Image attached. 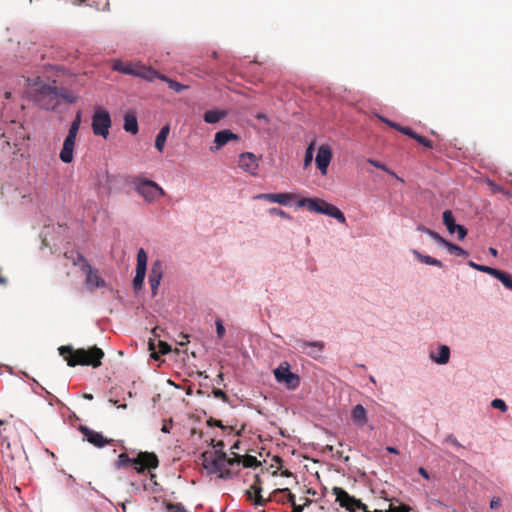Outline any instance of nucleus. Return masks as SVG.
I'll return each mask as SVG.
<instances>
[{"instance_id":"nucleus-1","label":"nucleus","mask_w":512,"mask_h":512,"mask_svg":"<svg viewBox=\"0 0 512 512\" xmlns=\"http://www.w3.org/2000/svg\"><path fill=\"white\" fill-rule=\"evenodd\" d=\"M34 101L41 109L54 111L63 101L72 104L76 101V98L68 94L65 89H59L56 85L41 84L35 90Z\"/></svg>"},{"instance_id":"nucleus-2","label":"nucleus","mask_w":512,"mask_h":512,"mask_svg":"<svg viewBox=\"0 0 512 512\" xmlns=\"http://www.w3.org/2000/svg\"><path fill=\"white\" fill-rule=\"evenodd\" d=\"M58 351L61 356L68 355L65 359L70 367L81 365L96 368L101 365V360L104 357L103 350L96 346L74 350L71 345H63L58 348Z\"/></svg>"},{"instance_id":"nucleus-3","label":"nucleus","mask_w":512,"mask_h":512,"mask_svg":"<svg viewBox=\"0 0 512 512\" xmlns=\"http://www.w3.org/2000/svg\"><path fill=\"white\" fill-rule=\"evenodd\" d=\"M297 207H305L308 211L322 214L334 218L339 223L344 224L346 217L344 213L335 205L326 202L317 197H303L296 202Z\"/></svg>"},{"instance_id":"nucleus-4","label":"nucleus","mask_w":512,"mask_h":512,"mask_svg":"<svg viewBox=\"0 0 512 512\" xmlns=\"http://www.w3.org/2000/svg\"><path fill=\"white\" fill-rule=\"evenodd\" d=\"M132 184L134 185L135 191L144 197L147 202H153L157 198L165 195L164 189L153 180L137 176L133 178Z\"/></svg>"},{"instance_id":"nucleus-5","label":"nucleus","mask_w":512,"mask_h":512,"mask_svg":"<svg viewBox=\"0 0 512 512\" xmlns=\"http://www.w3.org/2000/svg\"><path fill=\"white\" fill-rule=\"evenodd\" d=\"M273 375L278 383L283 384L290 391H294L300 386V376L291 371V366L287 361L280 363L274 369Z\"/></svg>"},{"instance_id":"nucleus-6","label":"nucleus","mask_w":512,"mask_h":512,"mask_svg":"<svg viewBox=\"0 0 512 512\" xmlns=\"http://www.w3.org/2000/svg\"><path fill=\"white\" fill-rule=\"evenodd\" d=\"M112 125V119L109 111L103 107H97L92 115V131L94 135L107 138L109 129Z\"/></svg>"},{"instance_id":"nucleus-7","label":"nucleus","mask_w":512,"mask_h":512,"mask_svg":"<svg viewBox=\"0 0 512 512\" xmlns=\"http://www.w3.org/2000/svg\"><path fill=\"white\" fill-rule=\"evenodd\" d=\"M293 347L300 353H303L314 360L321 358L325 348V343L322 341H308L305 339L297 338L294 340Z\"/></svg>"},{"instance_id":"nucleus-8","label":"nucleus","mask_w":512,"mask_h":512,"mask_svg":"<svg viewBox=\"0 0 512 512\" xmlns=\"http://www.w3.org/2000/svg\"><path fill=\"white\" fill-rule=\"evenodd\" d=\"M333 494L336 496V500L339 502L340 506L346 508L350 512H356L355 510H362L363 512H370L367 508V505L362 503L361 500L356 499L355 497L348 494L341 487H334L332 489Z\"/></svg>"},{"instance_id":"nucleus-9","label":"nucleus","mask_w":512,"mask_h":512,"mask_svg":"<svg viewBox=\"0 0 512 512\" xmlns=\"http://www.w3.org/2000/svg\"><path fill=\"white\" fill-rule=\"evenodd\" d=\"M147 253L144 248L137 251V264L135 275L132 280V286L135 292H139L144 285V280L147 273Z\"/></svg>"},{"instance_id":"nucleus-10","label":"nucleus","mask_w":512,"mask_h":512,"mask_svg":"<svg viewBox=\"0 0 512 512\" xmlns=\"http://www.w3.org/2000/svg\"><path fill=\"white\" fill-rule=\"evenodd\" d=\"M164 273V265L161 260H155L151 264L148 281L151 288V295L152 297H155L158 293V289L161 283V280L163 278Z\"/></svg>"},{"instance_id":"nucleus-11","label":"nucleus","mask_w":512,"mask_h":512,"mask_svg":"<svg viewBox=\"0 0 512 512\" xmlns=\"http://www.w3.org/2000/svg\"><path fill=\"white\" fill-rule=\"evenodd\" d=\"M79 430L84 436V439L97 448H103L113 441L112 439L105 437L101 432L95 431L84 425H81Z\"/></svg>"},{"instance_id":"nucleus-12","label":"nucleus","mask_w":512,"mask_h":512,"mask_svg":"<svg viewBox=\"0 0 512 512\" xmlns=\"http://www.w3.org/2000/svg\"><path fill=\"white\" fill-rule=\"evenodd\" d=\"M259 159L252 152H243L238 156V166L246 173L256 176L258 174Z\"/></svg>"},{"instance_id":"nucleus-13","label":"nucleus","mask_w":512,"mask_h":512,"mask_svg":"<svg viewBox=\"0 0 512 512\" xmlns=\"http://www.w3.org/2000/svg\"><path fill=\"white\" fill-rule=\"evenodd\" d=\"M136 459L139 460L138 464L132 466L138 474H144L147 469H155L159 464L158 458L154 453L140 452Z\"/></svg>"},{"instance_id":"nucleus-14","label":"nucleus","mask_w":512,"mask_h":512,"mask_svg":"<svg viewBox=\"0 0 512 512\" xmlns=\"http://www.w3.org/2000/svg\"><path fill=\"white\" fill-rule=\"evenodd\" d=\"M332 157V150L328 145L323 144L318 148L315 164L322 175L327 174V170L332 160Z\"/></svg>"},{"instance_id":"nucleus-15","label":"nucleus","mask_w":512,"mask_h":512,"mask_svg":"<svg viewBox=\"0 0 512 512\" xmlns=\"http://www.w3.org/2000/svg\"><path fill=\"white\" fill-rule=\"evenodd\" d=\"M255 200H267L271 203H278L280 205L289 206L293 199V194L288 192L283 193H261L254 196Z\"/></svg>"},{"instance_id":"nucleus-16","label":"nucleus","mask_w":512,"mask_h":512,"mask_svg":"<svg viewBox=\"0 0 512 512\" xmlns=\"http://www.w3.org/2000/svg\"><path fill=\"white\" fill-rule=\"evenodd\" d=\"M238 141L239 136L234 133L231 129H223L216 132L214 137V147H211V151L219 150L224 145H226L229 141Z\"/></svg>"},{"instance_id":"nucleus-17","label":"nucleus","mask_w":512,"mask_h":512,"mask_svg":"<svg viewBox=\"0 0 512 512\" xmlns=\"http://www.w3.org/2000/svg\"><path fill=\"white\" fill-rule=\"evenodd\" d=\"M86 274L85 284L89 290L103 288L106 285L105 280L99 275L98 271L92 266L83 271Z\"/></svg>"},{"instance_id":"nucleus-18","label":"nucleus","mask_w":512,"mask_h":512,"mask_svg":"<svg viewBox=\"0 0 512 512\" xmlns=\"http://www.w3.org/2000/svg\"><path fill=\"white\" fill-rule=\"evenodd\" d=\"M76 138L66 136L62 149L59 153L60 160L65 164H70L74 158V148H75Z\"/></svg>"},{"instance_id":"nucleus-19","label":"nucleus","mask_w":512,"mask_h":512,"mask_svg":"<svg viewBox=\"0 0 512 512\" xmlns=\"http://www.w3.org/2000/svg\"><path fill=\"white\" fill-rule=\"evenodd\" d=\"M201 459L203 468L209 475L217 474L218 472H221V470H223L225 467V464L220 462L218 459L209 456L208 452H203L201 454Z\"/></svg>"},{"instance_id":"nucleus-20","label":"nucleus","mask_w":512,"mask_h":512,"mask_svg":"<svg viewBox=\"0 0 512 512\" xmlns=\"http://www.w3.org/2000/svg\"><path fill=\"white\" fill-rule=\"evenodd\" d=\"M350 417L357 427H363L368 423V412L362 404H357L352 408Z\"/></svg>"},{"instance_id":"nucleus-21","label":"nucleus","mask_w":512,"mask_h":512,"mask_svg":"<svg viewBox=\"0 0 512 512\" xmlns=\"http://www.w3.org/2000/svg\"><path fill=\"white\" fill-rule=\"evenodd\" d=\"M451 356V350L450 347L442 344L438 347L437 351H431L429 354L430 359L438 364V365H445L449 362Z\"/></svg>"},{"instance_id":"nucleus-22","label":"nucleus","mask_w":512,"mask_h":512,"mask_svg":"<svg viewBox=\"0 0 512 512\" xmlns=\"http://www.w3.org/2000/svg\"><path fill=\"white\" fill-rule=\"evenodd\" d=\"M254 479V483L250 485L249 489H247L245 493L248 499L254 500L255 505H263L264 500L261 496L262 488L259 475L255 474Z\"/></svg>"},{"instance_id":"nucleus-23","label":"nucleus","mask_w":512,"mask_h":512,"mask_svg":"<svg viewBox=\"0 0 512 512\" xmlns=\"http://www.w3.org/2000/svg\"><path fill=\"white\" fill-rule=\"evenodd\" d=\"M227 116V111L223 109L207 110L203 114V120L207 124H216Z\"/></svg>"},{"instance_id":"nucleus-24","label":"nucleus","mask_w":512,"mask_h":512,"mask_svg":"<svg viewBox=\"0 0 512 512\" xmlns=\"http://www.w3.org/2000/svg\"><path fill=\"white\" fill-rule=\"evenodd\" d=\"M123 128L126 132L136 135L139 131L137 117L133 113H126L124 116Z\"/></svg>"},{"instance_id":"nucleus-25","label":"nucleus","mask_w":512,"mask_h":512,"mask_svg":"<svg viewBox=\"0 0 512 512\" xmlns=\"http://www.w3.org/2000/svg\"><path fill=\"white\" fill-rule=\"evenodd\" d=\"M169 132H170V126L169 125H164L160 129V131L158 132V134L156 136V139H155V148L159 152L163 151L165 143H166V140H167V137L169 135Z\"/></svg>"},{"instance_id":"nucleus-26","label":"nucleus","mask_w":512,"mask_h":512,"mask_svg":"<svg viewBox=\"0 0 512 512\" xmlns=\"http://www.w3.org/2000/svg\"><path fill=\"white\" fill-rule=\"evenodd\" d=\"M443 224L450 234L455 233L456 227L459 225L455 221V217L451 210L447 209L442 214Z\"/></svg>"},{"instance_id":"nucleus-27","label":"nucleus","mask_w":512,"mask_h":512,"mask_svg":"<svg viewBox=\"0 0 512 512\" xmlns=\"http://www.w3.org/2000/svg\"><path fill=\"white\" fill-rule=\"evenodd\" d=\"M413 254L421 263H424V264L430 265V266H436L439 268L443 267V263L440 260H438L432 256L424 255L417 250H413Z\"/></svg>"},{"instance_id":"nucleus-28","label":"nucleus","mask_w":512,"mask_h":512,"mask_svg":"<svg viewBox=\"0 0 512 512\" xmlns=\"http://www.w3.org/2000/svg\"><path fill=\"white\" fill-rule=\"evenodd\" d=\"M134 66L132 64H126L121 60H114L112 63V70L125 74V75H132L134 73L133 71Z\"/></svg>"},{"instance_id":"nucleus-29","label":"nucleus","mask_w":512,"mask_h":512,"mask_svg":"<svg viewBox=\"0 0 512 512\" xmlns=\"http://www.w3.org/2000/svg\"><path fill=\"white\" fill-rule=\"evenodd\" d=\"M418 230L421 231L422 233L428 235L432 240H434L437 244L441 245L442 247H444L446 242L448 241L445 238H443L436 231H434L430 228H427L425 226H419Z\"/></svg>"},{"instance_id":"nucleus-30","label":"nucleus","mask_w":512,"mask_h":512,"mask_svg":"<svg viewBox=\"0 0 512 512\" xmlns=\"http://www.w3.org/2000/svg\"><path fill=\"white\" fill-rule=\"evenodd\" d=\"M67 257L71 259L74 266L79 267L82 271L90 268L91 266L88 260L79 252H76L75 254L72 253L71 256Z\"/></svg>"},{"instance_id":"nucleus-31","label":"nucleus","mask_w":512,"mask_h":512,"mask_svg":"<svg viewBox=\"0 0 512 512\" xmlns=\"http://www.w3.org/2000/svg\"><path fill=\"white\" fill-rule=\"evenodd\" d=\"M138 462H139V460L136 459V457L130 458V457H128L127 454L121 453L118 456V460L115 462V466H116V468L121 469V468H126L129 465H136V464H138Z\"/></svg>"},{"instance_id":"nucleus-32","label":"nucleus","mask_w":512,"mask_h":512,"mask_svg":"<svg viewBox=\"0 0 512 512\" xmlns=\"http://www.w3.org/2000/svg\"><path fill=\"white\" fill-rule=\"evenodd\" d=\"M444 247L450 254H454L459 257H467L469 255L468 251L450 241H447Z\"/></svg>"},{"instance_id":"nucleus-33","label":"nucleus","mask_w":512,"mask_h":512,"mask_svg":"<svg viewBox=\"0 0 512 512\" xmlns=\"http://www.w3.org/2000/svg\"><path fill=\"white\" fill-rule=\"evenodd\" d=\"M80 126H81V113L78 112L76 114L75 118L73 119V121L71 122L66 136L77 138V134L79 132Z\"/></svg>"},{"instance_id":"nucleus-34","label":"nucleus","mask_w":512,"mask_h":512,"mask_svg":"<svg viewBox=\"0 0 512 512\" xmlns=\"http://www.w3.org/2000/svg\"><path fill=\"white\" fill-rule=\"evenodd\" d=\"M161 81L166 82V83L168 84V87H169L170 89L174 90L175 92H181V91H183V90H185V89H187V88H188V86H187V85L181 84V83H179V82H177V81H175V80H173V79L169 78V77H168V76H166V75H163V76L161 77Z\"/></svg>"},{"instance_id":"nucleus-35","label":"nucleus","mask_w":512,"mask_h":512,"mask_svg":"<svg viewBox=\"0 0 512 512\" xmlns=\"http://www.w3.org/2000/svg\"><path fill=\"white\" fill-rule=\"evenodd\" d=\"M142 485H143V490H151L154 493H157L160 491L159 485L156 481V474H154V473H150L149 482L144 481L142 483Z\"/></svg>"},{"instance_id":"nucleus-36","label":"nucleus","mask_w":512,"mask_h":512,"mask_svg":"<svg viewBox=\"0 0 512 512\" xmlns=\"http://www.w3.org/2000/svg\"><path fill=\"white\" fill-rule=\"evenodd\" d=\"M163 75L164 74L159 73L157 70H155L151 66H148L146 72L143 74V77L141 79H144V80H146L148 82H153L156 79L161 80V77Z\"/></svg>"},{"instance_id":"nucleus-37","label":"nucleus","mask_w":512,"mask_h":512,"mask_svg":"<svg viewBox=\"0 0 512 512\" xmlns=\"http://www.w3.org/2000/svg\"><path fill=\"white\" fill-rule=\"evenodd\" d=\"M238 464H242L245 468H256L260 465V462L255 456L247 455L243 458V460L238 461Z\"/></svg>"},{"instance_id":"nucleus-38","label":"nucleus","mask_w":512,"mask_h":512,"mask_svg":"<svg viewBox=\"0 0 512 512\" xmlns=\"http://www.w3.org/2000/svg\"><path fill=\"white\" fill-rule=\"evenodd\" d=\"M366 161H367V163L374 166L375 168L385 171L386 173H388L391 176H396V174L392 170H390L386 164L379 162L373 158H368Z\"/></svg>"},{"instance_id":"nucleus-39","label":"nucleus","mask_w":512,"mask_h":512,"mask_svg":"<svg viewBox=\"0 0 512 512\" xmlns=\"http://www.w3.org/2000/svg\"><path fill=\"white\" fill-rule=\"evenodd\" d=\"M209 456L212 458L218 459L223 464L228 463L231 464L230 460L227 458L226 453L223 451V449H216L213 453H209Z\"/></svg>"},{"instance_id":"nucleus-40","label":"nucleus","mask_w":512,"mask_h":512,"mask_svg":"<svg viewBox=\"0 0 512 512\" xmlns=\"http://www.w3.org/2000/svg\"><path fill=\"white\" fill-rule=\"evenodd\" d=\"M498 280L509 290L512 291V275L508 272H503Z\"/></svg>"},{"instance_id":"nucleus-41","label":"nucleus","mask_w":512,"mask_h":512,"mask_svg":"<svg viewBox=\"0 0 512 512\" xmlns=\"http://www.w3.org/2000/svg\"><path fill=\"white\" fill-rule=\"evenodd\" d=\"M491 407L494 409H498L501 412H506L508 410V406L506 402L501 398H495L491 401Z\"/></svg>"},{"instance_id":"nucleus-42","label":"nucleus","mask_w":512,"mask_h":512,"mask_svg":"<svg viewBox=\"0 0 512 512\" xmlns=\"http://www.w3.org/2000/svg\"><path fill=\"white\" fill-rule=\"evenodd\" d=\"M148 66L142 65V64H136L134 65V73L131 76L142 78L143 74L146 72Z\"/></svg>"},{"instance_id":"nucleus-43","label":"nucleus","mask_w":512,"mask_h":512,"mask_svg":"<svg viewBox=\"0 0 512 512\" xmlns=\"http://www.w3.org/2000/svg\"><path fill=\"white\" fill-rule=\"evenodd\" d=\"M445 442L455 446L457 449H464V446L457 440L453 434H448L445 438Z\"/></svg>"},{"instance_id":"nucleus-44","label":"nucleus","mask_w":512,"mask_h":512,"mask_svg":"<svg viewBox=\"0 0 512 512\" xmlns=\"http://www.w3.org/2000/svg\"><path fill=\"white\" fill-rule=\"evenodd\" d=\"M215 326H216V334L217 337L222 339L225 336V327L223 325V322L221 319L215 320Z\"/></svg>"},{"instance_id":"nucleus-45","label":"nucleus","mask_w":512,"mask_h":512,"mask_svg":"<svg viewBox=\"0 0 512 512\" xmlns=\"http://www.w3.org/2000/svg\"><path fill=\"white\" fill-rule=\"evenodd\" d=\"M455 233H457L458 240H463L467 236L468 230L464 225L459 224L455 229Z\"/></svg>"},{"instance_id":"nucleus-46","label":"nucleus","mask_w":512,"mask_h":512,"mask_svg":"<svg viewBox=\"0 0 512 512\" xmlns=\"http://www.w3.org/2000/svg\"><path fill=\"white\" fill-rule=\"evenodd\" d=\"M269 213L273 214V215H277L281 218L291 219L290 215L280 208H276V207L271 208V209H269Z\"/></svg>"},{"instance_id":"nucleus-47","label":"nucleus","mask_w":512,"mask_h":512,"mask_svg":"<svg viewBox=\"0 0 512 512\" xmlns=\"http://www.w3.org/2000/svg\"><path fill=\"white\" fill-rule=\"evenodd\" d=\"M411 507L406 504H400L397 507H391L387 512H411Z\"/></svg>"},{"instance_id":"nucleus-48","label":"nucleus","mask_w":512,"mask_h":512,"mask_svg":"<svg viewBox=\"0 0 512 512\" xmlns=\"http://www.w3.org/2000/svg\"><path fill=\"white\" fill-rule=\"evenodd\" d=\"M158 346H159L160 353L163 355L170 353L172 350L171 346L164 341H159Z\"/></svg>"},{"instance_id":"nucleus-49","label":"nucleus","mask_w":512,"mask_h":512,"mask_svg":"<svg viewBox=\"0 0 512 512\" xmlns=\"http://www.w3.org/2000/svg\"><path fill=\"white\" fill-rule=\"evenodd\" d=\"M504 271L503 270H500V269H497V268H493V267H490L488 266L487 270H486V273L491 275L492 277L496 278L498 280V278L501 276V274L503 273Z\"/></svg>"},{"instance_id":"nucleus-50","label":"nucleus","mask_w":512,"mask_h":512,"mask_svg":"<svg viewBox=\"0 0 512 512\" xmlns=\"http://www.w3.org/2000/svg\"><path fill=\"white\" fill-rule=\"evenodd\" d=\"M468 265H469L471 268H473V269H475V270H477V271L483 272V273H486V270H487V268H488V266H487V265L478 264V263H476V262H474V261H471V260L468 262Z\"/></svg>"},{"instance_id":"nucleus-51","label":"nucleus","mask_w":512,"mask_h":512,"mask_svg":"<svg viewBox=\"0 0 512 512\" xmlns=\"http://www.w3.org/2000/svg\"><path fill=\"white\" fill-rule=\"evenodd\" d=\"M279 492L285 493L287 495V500L291 505L296 504L295 495L288 488L279 489Z\"/></svg>"},{"instance_id":"nucleus-52","label":"nucleus","mask_w":512,"mask_h":512,"mask_svg":"<svg viewBox=\"0 0 512 512\" xmlns=\"http://www.w3.org/2000/svg\"><path fill=\"white\" fill-rule=\"evenodd\" d=\"M501 506V498L498 496H493L489 503V508L491 510H495Z\"/></svg>"},{"instance_id":"nucleus-53","label":"nucleus","mask_w":512,"mask_h":512,"mask_svg":"<svg viewBox=\"0 0 512 512\" xmlns=\"http://www.w3.org/2000/svg\"><path fill=\"white\" fill-rule=\"evenodd\" d=\"M417 142L420 145H422L426 148H429V149H431L433 147L432 141L422 135L419 137V139H417Z\"/></svg>"},{"instance_id":"nucleus-54","label":"nucleus","mask_w":512,"mask_h":512,"mask_svg":"<svg viewBox=\"0 0 512 512\" xmlns=\"http://www.w3.org/2000/svg\"><path fill=\"white\" fill-rule=\"evenodd\" d=\"M379 119H380L383 123L387 124L389 127L394 128V129H395V130H397V131L399 130V127L401 126V125H399L398 123L393 122V121H391V120H389V119H387V118H385V117H383V116H379Z\"/></svg>"},{"instance_id":"nucleus-55","label":"nucleus","mask_w":512,"mask_h":512,"mask_svg":"<svg viewBox=\"0 0 512 512\" xmlns=\"http://www.w3.org/2000/svg\"><path fill=\"white\" fill-rule=\"evenodd\" d=\"M212 393L215 398L221 399L223 401H227V399H228L226 393L221 389H213Z\"/></svg>"},{"instance_id":"nucleus-56","label":"nucleus","mask_w":512,"mask_h":512,"mask_svg":"<svg viewBox=\"0 0 512 512\" xmlns=\"http://www.w3.org/2000/svg\"><path fill=\"white\" fill-rule=\"evenodd\" d=\"M398 131L404 135L409 136V137H411L412 133L414 132L413 129H411L410 127H407V126H400Z\"/></svg>"},{"instance_id":"nucleus-57","label":"nucleus","mask_w":512,"mask_h":512,"mask_svg":"<svg viewBox=\"0 0 512 512\" xmlns=\"http://www.w3.org/2000/svg\"><path fill=\"white\" fill-rule=\"evenodd\" d=\"M171 425H172V420H169V422L164 421V423L161 427V431L163 433H170Z\"/></svg>"},{"instance_id":"nucleus-58","label":"nucleus","mask_w":512,"mask_h":512,"mask_svg":"<svg viewBox=\"0 0 512 512\" xmlns=\"http://www.w3.org/2000/svg\"><path fill=\"white\" fill-rule=\"evenodd\" d=\"M418 473L425 479H429L430 477L428 471L424 467H419Z\"/></svg>"},{"instance_id":"nucleus-59","label":"nucleus","mask_w":512,"mask_h":512,"mask_svg":"<svg viewBox=\"0 0 512 512\" xmlns=\"http://www.w3.org/2000/svg\"><path fill=\"white\" fill-rule=\"evenodd\" d=\"M218 477L221 479H228L230 477V473L228 471L221 470V472H218Z\"/></svg>"},{"instance_id":"nucleus-60","label":"nucleus","mask_w":512,"mask_h":512,"mask_svg":"<svg viewBox=\"0 0 512 512\" xmlns=\"http://www.w3.org/2000/svg\"><path fill=\"white\" fill-rule=\"evenodd\" d=\"M109 402L115 406H117L118 408L120 409H126L127 408V405L126 404H118V400H114V399H109Z\"/></svg>"},{"instance_id":"nucleus-61","label":"nucleus","mask_w":512,"mask_h":512,"mask_svg":"<svg viewBox=\"0 0 512 512\" xmlns=\"http://www.w3.org/2000/svg\"><path fill=\"white\" fill-rule=\"evenodd\" d=\"M181 337L182 339L180 341H178L177 343L180 345V346H185L187 342H189L188 340V336L185 335V334H181Z\"/></svg>"},{"instance_id":"nucleus-62","label":"nucleus","mask_w":512,"mask_h":512,"mask_svg":"<svg viewBox=\"0 0 512 512\" xmlns=\"http://www.w3.org/2000/svg\"><path fill=\"white\" fill-rule=\"evenodd\" d=\"M312 158V146H309L306 150L305 161L308 162Z\"/></svg>"},{"instance_id":"nucleus-63","label":"nucleus","mask_w":512,"mask_h":512,"mask_svg":"<svg viewBox=\"0 0 512 512\" xmlns=\"http://www.w3.org/2000/svg\"><path fill=\"white\" fill-rule=\"evenodd\" d=\"M131 487L132 489L135 491V492H139L141 490V487H143L142 484L140 483H136V482H131Z\"/></svg>"},{"instance_id":"nucleus-64","label":"nucleus","mask_w":512,"mask_h":512,"mask_svg":"<svg viewBox=\"0 0 512 512\" xmlns=\"http://www.w3.org/2000/svg\"><path fill=\"white\" fill-rule=\"evenodd\" d=\"M386 450L389 452V453H392V454H399V450L398 448L394 447V446H387L386 447Z\"/></svg>"}]
</instances>
